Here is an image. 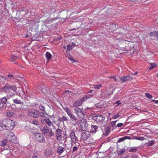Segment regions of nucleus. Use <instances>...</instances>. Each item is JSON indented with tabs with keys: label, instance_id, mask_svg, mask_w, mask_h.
I'll list each match as a JSON object with an SVG mask.
<instances>
[{
	"label": "nucleus",
	"instance_id": "nucleus-8",
	"mask_svg": "<svg viewBox=\"0 0 158 158\" xmlns=\"http://www.w3.org/2000/svg\"><path fill=\"white\" fill-rule=\"evenodd\" d=\"M27 112L29 116L34 118H37L38 111L35 110H29Z\"/></svg>",
	"mask_w": 158,
	"mask_h": 158
},
{
	"label": "nucleus",
	"instance_id": "nucleus-15",
	"mask_svg": "<svg viewBox=\"0 0 158 158\" xmlns=\"http://www.w3.org/2000/svg\"><path fill=\"white\" fill-rule=\"evenodd\" d=\"M127 139H131V138L130 136H125L119 139L117 141V143H120L123 142L124 140Z\"/></svg>",
	"mask_w": 158,
	"mask_h": 158
},
{
	"label": "nucleus",
	"instance_id": "nucleus-64",
	"mask_svg": "<svg viewBox=\"0 0 158 158\" xmlns=\"http://www.w3.org/2000/svg\"><path fill=\"white\" fill-rule=\"evenodd\" d=\"M63 48L64 49H65L66 48V47L65 46H64Z\"/></svg>",
	"mask_w": 158,
	"mask_h": 158
},
{
	"label": "nucleus",
	"instance_id": "nucleus-24",
	"mask_svg": "<svg viewBox=\"0 0 158 158\" xmlns=\"http://www.w3.org/2000/svg\"><path fill=\"white\" fill-rule=\"evenodd\" d=\"M64 110L66 112L67 114L69 116L72 114L70 109L67 107H65L64 108Z\"/></svg>",
	"mask_w": 158,
	"mask_h": 158
},
{
	"label": "nucleus",
	"instance_id": "nucleus-19",
	"mask_svg": "<svg viewBox=\"0 0 158 158\" xmlns=\"http://www.w3.org/2000/svg\"><path fill=\"white\" fill-rule=\"evenodd\" d=\"M98 128V127L96 125H92L90 131L92 133H95L96 132Z\"/></svg>",
	"mask_w": 158,
	"mask_h": 158
},
{
	"label": "nucleus",
	"instance_id": "nucleus-54",
	"mask_svg": "<svg viewBox=\"0 0 158 158\" xmlns=\"http://www.w3.org/2000/svg\"><path fill=\"white\" fill-rule=\"evenodd\" d=\"M50 136H52V135L53 134V132L52 130L51 131H50Z\"/></svg>",
	"mask_w": 158,
	"mask_h": 158
},
{
	"label": "nucleus",
	"instance_id": "nucleus-36",
	"mask_svg": "<svg viewBox=\"0 0 158 158\" xmlns=\"http://www.w3.org/2000/svg\"><path fill=\"white\" fill-rule=\"evenodd\" d=\"M39 108L42 111H44L45 110L44 107L43 105H40L39 106Z\"/></svg>",
	"mask_w": 158,
	"mask_h": 158
},
{
	"label": "nucleus",
	"instance_id": "nucleus-40",
	"mask_svg": "<svg viewBox=\"0 0 158 158\" xmlns=\"http://www.w3.org/2000/svg\"><path fill=\"white\" fill-rule=\"evenodd\" d=\"M156 31H155L153 32H151L149 34V35L150 36H156Z\"/></svg>",
	"mask_w": 158,
	"mask_h": 158
},
{
	"label": "nucleus",
	"instance_id": "nucleus-7",
	"mask_svg": "<svg viewBox=\"0 0 158 158\" xmlns=\"http://www.w3.org/2000/svg\"><path fill=\"white\" fill-rule=\"evenodd\" d=\"M75 113L77 116L80 118H83L85 116V114L80 108L77 107L74 110Z\"/></svg>",
	"mask_w": 158,
	"mask_h": 158
},
{
	"label": "nucleus",
	"instance_id": "nucleus-28",
	"mask_svg": "<svg viewBox=\"0 0 158 158\" xmlns=\"http://www.w3.org/2000/svg\"><path fill=\"white\" fill-rule=\"evenodd\" d=\"M89 98V97H88L86 95H85L82 98L79 100L81 102V103L82 104L83 102L85 99H86L87 98Z\"/></svg>",
	"mask_w": 158,
	"mask_h": 158
},
{
	"label": "nucleus",
	"instance_id": "nucleus-46",
	"mask_svg": "<svg viewBox=\"0 0 158 158\" xmlns=\"http://www.w3.org/2000/svg\"><path fill=\"white\" fill-rule=\"evenodd\" d=\"M116 121H114L112 122H111V126L112 127H114V126L115 125Z\"/></svg>",
	"mask_w": 158,
	"mask_h": 158
},
{
	"label": "nucleus",
	"instance_id": "nucleus-53",
	"mask_svg": "<svg viewBox=\"0 0 158 158\" xmlns=\"http://www.w3.org/2000/svg\"><path fill=\"white\" fill-rule=\"evenodd\" d=\"M6 143H7L6 141L4 140V141H3L2 142V145L4 146V145H5L6 144Z\"/></svg>",
	"mask_w": 158,
	"mask_h": 158
},
{
	"label": "nucleus",
	"instance_id": "nucleus-60",
	"mask_svg": "<svg viewBox=\"0 0 158 158\" xmlns=\"http://www.w3.org/2000/svg\"><path fill=\"white\" fill-rule=\"evenodd\" d=\"M11 106H15V104H12V105H11Z\"/></svg>",
	"mask_w": 158,
	"mask_h": 158
},
{
	"label": "nucleus",
	"instance_id": "nucleus-18",
	"mask_svg": "<svg viewBox=\"0 0 158 158\" xmlns=\"http://www.w3.org/2000/svg\"><path fill=\"white\" fill-rule=\"evenodd\" d=\"M111 130V128L110 127H106L105 130V135L106 136H107L110 134V131Z\"/></svg>",
	"mask_w": 158,
	"mask_h": 158
},
{
	"label": "nucleus",
	"instance_id": "nucleus-51",
	"mask_svg": "<svg viewBox=\"0 0 158 158\" xmlns=\"http://www.w3.org/2000/svg\"><path fill=\"white\" fill-rule=\"evenodd\" d=\"M62 119L64 121H65L67 120V118L65 116H63L62 117Z\"/></svg>",
	"mask_w": 158,
	"mask_h": 158
},
{
	"label": "nucleus",
	"instance_id": "nucleus-44",
	"mask_svg": "<svg viewBox=\"0 0 158 158\" xmlns=\"http://www.w3.org/2000/svg\"><path fill=\"white\" fill-rule=\"evenodd\" d=\"M120 104V102L119 100H118L114 103V105H115V106H117Z\"/></svg>",
	"mask_w": 158,
	"mask_h": 158
},
{
	"label": "nucleus",
	"instance_id": "nucleus-45",
	"mask_svg": "<svg viewBox=\"0 0 158 158\" xmlns=\"http://www.w3.org/2000/svg\"><path fill=\"white\" fill-rule=\"evenodd\" d=\"M32 123L36 125H38V122L36 120H33L32 122Z\"/></svg>",
	"mask_w": 158,
	"mask_h": 158
},
{
	"label": "nucleus",
	"instance_id": "nucleus-10",
	"mask_svg": "<svg viewBox=\"0 0 158 158\" xmlns=\"http://www.w3.org/2000/svg\"><path fill=\"white\" fill-rule=\"evenodd\" d=\"M133 79L132 76L130 75H128L127 76L124 77H119V79L121 80L122 82H124L127 81H130L132 80Z\"/></svg>",
	"mask_w": 158,
	"mask_h": 158
},
{
	"label": "nucleus",
	"instance_id": "nucleus-11",
	"mask_svg": "<svg viewBox=\"0 0 158 158\" xmlns=\"http://www.w3.org/2000/svg\"><path fill=\"white\" fill-rule=\"evenodd\" d=\"M41 121L43 123H47L49 126H51L52 123V122L48 117H46V118H42Z\"/></svg>",
	"mask_w": 158,
	"mask_h": 158
},
{
	"label": "nucleus",
	"instance_id": "nucleus-35",
	"mask_svg": "<svg viewBox=\"0 0 158 158\" xmlns=\"http://www.w3.org/2000/svg\"><path fill=\"white\" fill-rule=\"evenodd\" d=\"M145 95L147 97L150 99H151L152 97V95L149 93H146Z\"/></svg>",
	"mask_w": 158,
	"mask_h": 158
},
{
	"label": "nucleus",
	"instance_id": "nucleus-3",
	"mask_svg": "<svg viewBox=\"0 0 158 158\" xmlns=\"http://www.w3.org/2000/svg\"><path fill=\"white\" fill-rule=\"evenodd\" d=\"M78 123L80 124V126L83 131H85L87 129V121L85 119H80L78 121Z\"/></svg>",
	"mask_w": 158,
	"mask_h": 158
},
{
	"label": "nucleus",
	"instance_id": "nucleus-50",
	"mask_svg": "<svg viewBox=\"0 0 158 158\" xmlns=\"http://www.w3.org/2000/svg\"><path fill=\"white\" fill-rule=\"evenodd\" d=\"M123 125V124L122 123H119L117 125V127H119L122 126Z\"/></svg>",
	"mask_w": 158,
	"mask_h": 158
},
{
	"label": "nucleus",
	"instance_id": "nucleus-58",
	"mask_svg": "<svg viewBox=\"0 0 158 158\" xmlns=\"http://www.w3.org/2000/svg\"><path fill=\"white\" fill-rule=\"evenodd\" d=\"M113 77V78L114 79V80L115 81H117V80L116 79V78L114 77Z\"/></svg>",
	"mask_w": 158,
	"mask_h": 158
},
{
	"label": "nucleus",
	"instance_id": "nucleus-38",
	"mask_svg": "<svg viewBox=\"0 0 158 158\" xmlns=\"http://www.w3.org/2000/svg\"><path fill=\"white\" fill-rule=\"evenodd\" d=\"M94 87L95 89H98L102 87V85L100 84L98 85H94Z\"/></svg>",
	"mask_w": 158,
	"mask_h": 158
},
{
	"label": "nucleus",
	"instance_id": "nucleus-57",
	"mask_svg": "<svg viewBox=\"0 0 158 158\" xmlns=\"http://www.w3.org/2000/svg\"><path fill=\"white\" fill-rule=\"evenodd\" d=\"M8 77H13V76L12 75L9 74L8 75Z\"/></svg>",
	"mask_w": 158,
	"mask_h": 158
},
{
	"label": "nucleus",
	"instance_id": "nucleus-49",
	"mask_svg": "<svg viewBox=\"0 0 158 158\" xmlns=\"http://www.w3.org/2000/svg\"><path fill=\"white\" fill-rule=\"evenodd\" d=\"M68 59L71 61H72L73 62H75V61L74 60L73 58L72 57L70 56V57H69Z\"/></svg>",
	"mask_w": 158,
	"mask_h": 158
},
{
	"label": "nucleus",
	"instance_id": "nucleus-62",
	"mask_svg": "<svg viewBox=\"0 0 158 158\" xmlns=\"http://www.w3.org/2000/svg\"><path fill=\"white\" fill-rule=\"evenodd\" d=\"M98 105V104H97L96 106L97 107H100V106H99Z\"/></svg>",
	"mask_w": 158,
	"mask_h": 158
},
{
	"label": "nucleus",
	"instance_id": "nucleus-14",
	"mask_svg": "<svg viewBox=\"0 0 158 158\" xmlns=\"http://www.w3.org/2000/svg\"><path fill=\"white\" fill-rule=\"evenodd\" d=\"M75 45V44L73 42L68 44L67 46V52L70 51L72 50L74 47Z\"/></svg>",
	"mask_w": 158,
	"mask_h": 158
},
{
	"label": "nucleus",
	"instance_id": "nucleus-59",
	"mask_svg": "<svg viewBox=\"0 0 158 158\" xmlns=\"http://www.w3.org/2000/svg\"><path fill=\"white\" fill-rule=\"evenodd\" d=\"M93 91V90H91L89 92V93H91L92 91Z\"/></svg>",
	"mask_w": 158,
	"mask_h": 158
},
{
	"label": "nucleus",
	"instance_id": "nucleus-6",
	"mask_svg": "<svg viewBox=\"0 0 158 158\" xmlns=\"http://www.w3.org/2000/svg\"><path fill=\"white\" fill-rule=\"evenodd\" d=\"M35 138L36 140L40 143H43L45 142V138L43 135L41 134H36L35 135Z\"/></svg>",
	"mask_w": 158,
	"mask_h": 158
},
{
	"label": "nucleus",
	"instance_id": "nucleus-4",
	"mask_svg": "<svg viewBox=\"0 0 158 158\" xmlns=\"http://www.w3.org/2000/svg\"><path fill=\"white\" fill-rule=\"evenodd\" d=\"M8 140L11 142L16 143H17L16 137L13 132H10L7 137Z\"/></svg>",
	"mask_w": 158,
	"mask_h": 158
},
{
	"label": "nucleus",
	"instance_id": "nucleus-37",
	"mask_svg": "<svg viewBox=\"0 0 158 158\" xmlns=\"http://www.w3.org/2000/svg\"><path fill=\"white\" fill-rule=\"evenodd\" d=\"M135 139L137 140L143 141L145 140L146 139L145 138H144L143 137H139L135 138Z\"/></svg>",
	"mask_w": 158,
	"mask_h": 158
},
{
	"label": "nucleus",
	"instance_id": "nucleus-47",
	"mask_svg": "<svg viewBox=\"0 0 158 158\" xmlns=\"http://www.w3.org/2000/svg\"><path fill=\"white\" fill-rule=\"evenodd\" d=\"M57 139L58 140L59 139H61L62 138V135L60 134L56 135Z\"/></svg>",
	"mask_w": 158,
	"mask_h": 158
},
{
	"label": "nucleus",
	"instance_id": "nucleus-39",
	"mask_svg": "<svg viewBox=\"0 0 158 158\" xmlns=\"http://www.w3.org/2000/svg\"><path fill=\"white\" fill-rule=\"evenodd\" d=\"M39 156V154L37 152L34 153L32 158H37Z\"/></svg>",
	"mask_w": 158,
	"mask_h": 158
},
{
	"label": "nucleus",
	"instance_id": "nucleus-63",
	"mask_svg": "<svg viewBox=\"0 0 158 158\" xmlns=\"http://www.w3.org/2000/svg\"><path fill=\"white\" fill-rule=\"evenodd\" d=\"M131 74L132 75H135V74H134V73H131Z\"/></svg>",
	"mask_w": 158,
	"mask_h": 158
},
{
	"label": "nucleus",
	"instance_id": "nucleus-34",
	"mask_svg": "<svg viewBox=\"0 0 158 158\" xmlns=\"http://www.w3.org/2000/svg\"><path fill=\"white\" fill-rule=\"evenodd\" d=\"M151 66L149 68V70L152 69L156 66L157 65L155 63H150Z\"/></svg>",
	"mask_w": 158,
	"mask_h": 158
},
{
	"label": "nucleus",
	"instance_id": "nucleus-55",
	"mask_svg": "<svg viewBox=\"0 0 158 158\" xmlns=\"http://www.w3.org/2000/svg\"><path fill=\"white\" fill-rule=\"evenodd\" d=\"M156 38H157V39L158 40V31H156Z\"/></svg>",
	"mask_w": 158,
	"mask_h": 158
},
{
	"label": "nucleus",
	"instance_id": "nucleus-21",
	"mask_svg": "<svg viewBox=\"0 0 158 158\" xmlns=\"http://www.w3.org/2000/svg\"><path fill=\"white\" fill-rule=\"evenodd\" d=\"M18 58V57L17 56L12 55L10 56V60L11 62H15V61Z\"/></svg>",
	"mask_w": 158,
	"mask_h": 158
},
{
	"label": "nucleus",
	"instance_id": "nucleus-48",
	"mask_svg": "<svg viewBox=\"0 0 158 158\" xmlns=\"http://www.w3.org/2000/svg\"><path fill=\"white\" fill-rule=\"evenodd\" d=\"M64 93L65 94H72V92L70 91L69 90H67L66 91L64 92Z\"/></svg>",
	"mask_w": 158,
	"mask_h": 158
},
{
	"label": "nucleus",
	"instance_id": "nucleus-33",
	"mask_svg": "<svg viewBox=\"0 0 158 158\" xmlns=\"http://www.w3.org/2000/svg\"><path fill=\"white\" fill-rule=\"evenodd\" d=\"M39 116L44 117L45 116V115L44 113L38 111L37 118L39 117Z\"/></svg>",
	"mask_w": 158,
	"mask_h": 158
},
{
	"label": "nucleus",
	"instance_id": "nucleus-16",
	"mask_svg": "<svg viewBox=\"0 0 158 158\" xmlns=\"http://www.w3.org/2000/svg\"><path fill=\"white\" fill-rule=\"evenodd\" d=\"M52 152V150L51 149H47L45 150L44 154L46 156H48L51 155Z\"/></svg>",
	"mask_w": 158,
	"mask_h": 158
},
{
	"label": "nucleus",
	"instance_id": "nucleus-23",
	"mask_svg": "<svg viewBox=\"0 0 158 158\" xmlns=\"http://www.w3.org/2000/svg\"><path fill=\"white\" fill-rule=\"evenodd\" d=\"M138 149V147H130L129 149V151L131 152H135L137 151Z\"/></svg>",
	"mask_w": 158,
	"mask_h": 158
},
{
	"label": "nucleus",
	"instance_id": "nucleus-52",
	"mask_svg": "<svg viewBox=\"0 0 158 158\" xmlns=\"http://www.w3.org/2000/svg\"><path fill=\"white\" fill-rule=\"evenodd\" d=\"M3 106V104L2 103L0 102V109H2Z\"/></svg>",
	"mask_w": 158,
	"mask_h": 158
},
{
	"label": "nucleus",
	"instance_id": "nucleus-9",
	"mask_svg": "<svg viewBox=\"0 0 158 158\" xmlns=\"http://www.w3.org/2000/svg\"><path fill=\"white\" fill-rule=\"evenodd\" d=\"M91 136L90 132L89 131H87L82 133L81 136V138L83 140H86Z\"/></svg>",
	"mask_w": 158,
	"mask_h": 158
},
{
	"label": "nucleus",
	"instance_id": "nucleus-56",
	"mask_svg": "<svg viewBox=\"0 0 158 158\" xmlns=\"http://www.w3.org/2000/svg\"><path fill=\"white\" fill-rule=\"evenodd\" d=\"M46 91V89L45 88H43V91H42V92L44 93H45V91Z\"/></svg>",
	"mask_w": 158,
	"mask_h": 158
},
{
	"label": "nucleus",
	"instance_id": "nucleus-2",
	"mask_svg": "<svg viewBox=\"0 0 158 158\" xmlns=\"http://www.w3.org/2000/svg\"><path fill=\"white\" fill-rule=\"evenodd\" d=\"M1 90L2 91L5 92L6 93L12 91L15 92L17 90V88L14 85H8L2 88Z\"/></svg>",
	"mask_w": 158,
	"mask_h": 158
},
{
	"label": "nucleus",
	"instance_id": "nucleus-43",
	"mask_svg": "<svg viewBox=\"0 0 158 158\" xmlns=\"http://www.w3.org/2000/svg\"><path fill=\"white\" fill-rule=\"evenodd\" d=\"M119 116V113H118V114L114 115L113 117H112V118L114 119H116L118 118Z\"/></svg>",
	"mask_w": 158,
	"mask_h": 158
},
{
	"label": "nucleus",
	"instance_id": "nucleus-5",
	"mask_svg": "<svg viewBox=\"0 0 158 158\" xmlns=\"http://www.w3.org/2000/svg\"><path fill=\"white\" fill-rule=\"evenodd\" d=\"M105 119V116L102 114L93 117L92 118L97 123H102Z\"/></svg>",
	"mask_w": 158,
	"mask_h": 158
},
{
	"label": "nucleus",
	"instance_id": "nucleus-20",
	"mask_svg": "<svg viewBox=\"0 0 158 158\" xmlns=\"http://www.w3.org/2000/svg\"><path fill=\"white\" fill-rule=\"evenodd\" d=\"M7 97L8 98H12L13 99L14 98H15L16 96H18V94H14L11 93L7 95Z\"/></svg>",
	"mask_w": 158,
	"mask_h": 158
},
{
	"label": "nucleus",
	"instance_id": "nucleus-12",
	"mask_svg": "<svg viewBox=\"0 0 158 158\" xmlns=\"http://www.w3.org/2000/svg\"><path fill=\"white\" fill-rule=\"evenodd\" d=\"M70 137L71 139L72 142L74 143L76 145H77L76 143V142L77 139V137L76 136L74 132L71 133L70 134Z\"/></svg>",
	"mask_w": 158,
	"mask_h": 158
},
{
	"label": "nucleus",
	"instance_id": "nucleus-27",
	"mask_svg": "<svg viewBox=\"0 0 158 158\" xmlns=\"http://www.w3.org/2000/svg\"><path fill=\"white\" fill-rule=\"evenodd\" d=\"M64 151V148L62 147H59L57 149V152L60 154H61Z\"/></svg>",
	"mask_w": 158,
	"mask_h": 158
},
{
	"label": "nucleus",
	"instance_id": "nucleus-13",
	"mask_svg": "<svg viewBox=\"0 0 158 158\" xmlns=\"http://www.w3.org/2000/svg\"><path fill=\"white\" fill-rule=\"evenodd\" d=\"M13 102L17 104H22L23 103L21 102L20 99V98L18 94V96H16V97H15V98H14L13 99Z\"/></svg>",
	"mask_w": 158,
	"mask_h": 158
},
{
	"label": "nucleus",
	"instance_id": "nucleus-17",
	"mask_svg": "<svg viewBox=\"0 0 158 158\" xmlns=\"http://www.w3.org/2000/svg\"><path fill=\"white\" fill-rule=\"evenodd\" d=\"M82 104L79 100H77L74 102L73 103V106L74 107H77L81 106Z\"/></svg>",
	"mask_w": 158,
	"mask_h": 158
},
{
	"label": "nucleus",
	"instance_id": "nucleus-30",
	"mask_svg": "<svg viewBox=\"0 0 158 158\" xmlns=\"http://www.w3.org/2000/svg\"><path fill=\"white\" fill-rule=\"evenodd\" d=\"M69 117L71 119L74 121L75 122H77L76 121H77V119L76 116L74 115L73 114H72L70 116H69Z\"/></svg>",
	"mask_w": 158,
	"mask_h": 158
},
{
	"label": "nucleus",
	"instance_id": "nucleus-22",
	"mask_svg": "<svg viewBox=\"0 0 158 158\" xmlns=\"http://www.w3.org/2000/svg\"><path fill=\"white\" fill-rule=\"evenodd\" d=\"M45 56L46 58L48 60H50L51 59L52 57V55L50 52H46Z\"/></svg>",
	"mask_w": 158,
	"mask_h": 158
},
{
	"label": "nucleus",
	"instance_id": "nucleus-61",
	"mask_svg": "<svg viewBox=\"0 0 158 158\" xmlns=\"http://www.w3.org/2000/svg\"><path fill=\"white\" fill-rule=\"evenodd\" d=\"M138 73V72H135V73H134V74H136Z\"/></svg>",
	"mask_w": 158,
	"mask_h": 158
},
{
	"label": "nucleus",
	"instance_id": "nucleus-26",
	"mask_svg": "<svg viewBox=\"0 0 158 158\" xmlns=\"http://www.w3.org/2000/svg\"><path fill=\"white\" fill-rule=\"evenodd\" d=\"M42 130L44 134H46L48 133L49 131L48 127L46 126H44Z\"/></svg>",
	"mask_w": 158,
	"mask_h": 158
},
{
	"label": "nucleus",
	"instance_id": "nucleus-31",
	"mask_svg": "<svg viewBox=\"0 0 158 158\" xmlns=\"http://www.w3.org/2000/svg\"><path fill=\"white\" fill-rule=\"evenodd\" d=\"M0 100L3 103V104H6L7 103V98L6 97H4L0 99Z\"/></svg>",
	"mask_w": 158,
	"mask_h": 158
},
{
	"label": "nucleus",
	"instance_id": "nucleus-25",
	"mask_svg": "<svg viewBox=\"0 0 158 158\" xmlns=\"http://www.w3.org/2000/svg\"><path fill=\"white\" fill-rule=\"evenodd\" d=\"M155 142V141L154 140L149 141L148 142L146 143V144L147 146H152L154 145Z\"/></svg>",
	"mask_w": 158,
	"mask_h": 158
},
{
	"label": "nucleus",
	"instance_id": "nucleus-41",
	"mask_svg": "<svg viewBox=\"0 0 158 158\" xmlns=\"http://www.w3.org/2000/svg\"><path fill=\"white\" fill-rule=\"evenodd\" d=\"M77 146H74L73 149V152H74L77 150V149L79 147V145H77Z\"/></svg>",
	"mask_w": 158,
	"mask_h": 158
},
{
	"label": "nucleus",
	"instance_id": "nucleus-32",
	"mask_svg": "<svg viewBox=\"0 0 158 158\" xmlns=\"http://www.w3.org/2000/svg\"><path fill=\"white\" fill-rule=\"evenodd\" d=\"M125 149H122L119 150H118L117 151L118 154V155H121L125 152Z\"/></svg>",
	"mask_w": 158,
	"mask_h": 158
},
{
	"label": "nucleus",
	"instance_id": "nucleus-42",
	"mask_svg": "<svg viewBox=\"0 0 158 158\" xmlns=\"http://www.w3.org/2000/svg\"><path fill=\"white\" fill-rule=\"evenodd\" d=\"M62 132V130L60 129H58L56 131V135L60 134Z\"/></svg>",
	"mask_w": 158,
	"mask_h": 158
},
{
	"label": "nucleus",
	"instance_id": "nucleus-29",
	"mask_svg": "<svg viewBox=\"0 0 158 158\" xmlns=\"http://www.w3.org/2000/svg\"><path fill=\"white\" fill-rule=\"evenodd\" d=\"M6 115L8 117H11L14 115V113L11 111L7 112L6 113Z\"/></svg>",
	"mask_w": 158,
	"mask_h": 158
},
{
	"label": "nucleus",
	"instance_id": "nucleus-1",
	"mask_svg": "<svg viewBox=\"0 0 158 158\" xmlns=\"http://www.w3.org/2000/svg\"><path fill=\"white\" fill-rule=\"evenodd\" d=\"M15 122L14 121L9 119H5L0 120V130H11L14 127Z\"/></svg>",
	"mask_w": 158,
	"mask_h": 158
}]
</instances>
